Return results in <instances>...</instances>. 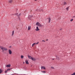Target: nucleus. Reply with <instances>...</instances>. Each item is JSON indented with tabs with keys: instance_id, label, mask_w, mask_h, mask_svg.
I'll return each mask as SVG.
<instances>
[{
	"instance_id": "f257e3e1",
	"label": "nucleus",
	"mask_w": 75,
	"mask_h": 75,
	"mask_svg": "<svg viewBox=\"0 0 75 75\" xmlns=\"http://www.w3.org/2000/svg\"><path fill=\"white\" fill-rule=\"evenodd\" d=\"M0 48L2 50V52H4V51H7V48L5 47L0 46Z\"/></svg>"
},
{
	"instance_id": "f03ea898",
	"label": "nucleus",
	"mask_w": 75,
	"mask_h": 75,
	"mask_svg": "<svg viewBox=\"0 0 75 75\" xmlns=\"http://www.w3.org/2000/svg\"><path fill=\"white\" fill-rule=\"evenodd\" d=\"M36 25L37 26H38L39 27H43V25H42L39 22H37L36 24Z\"/></svg>"
},
{
	"instance_id": "7ed1b4c3",
	"label": "nucleus",
	"mask_w": 75,
	"mask_h": 75,
	"mask_svg": "<svg viewBox=\"0 0 75 75\" xmlns=\"http://www.w3.org/2000/svg\"><path fill=\"white\" fill-rule=\"evenodd\" d=\"M14 15H16V16H17L18 17H20V16H23V14L22 13H20L19 14L18 13H16V14H14Z\"/></svg>"
},
{
	"instance_id": "20e7f679",
	"label": "nucleus",
	"mask_w": 75,
	"mask_h": 75,
	"mask_svg": "<svg viewBox=\"0 0 75 75\" xmlns=\"http://www.w3.org/2000/svg\"><path fill=\"white\" fill-rule=\"evenodd\" d=\"M8 52L9 54H10V55H11V54H12V52L11 51V50H8Z\"/></svg>"
},
{
	"instance_id": "39448f33",
	"label": "nucleus",
	"mask_w": 75,
	"mask_h": 75,
	"mask_svg": "<svg viewBox=\"0 0 75 75\" xmlns=\"http://www.w3.org/2000/svg\"><path fill=\"white\" fill-rule=\"evenodd\" d=\"M36 31H40V29L38 28V27L37 26L35 29Z\"/></svg>"
},
{
	"instance_id": "423d86ee",
	"label": "nucleus",
	"mask_w": 75,
	"mask_h": 75,
	"mask_svg": "<svg viewBox=\"0 0 75 75\" xmlns=\"http://www.w3.org/2000/svg\"><path fill=\"white\" fill-rule=\"evenodd\" d=\"M11 67V65L10 64L7 65L6 66V67L7 68H9Z\"/></svg>"
},
{
	"instance_id": "0eeeda50",
	"label": "nucleus",
	"mask_w": 75,
	"mask_h": 75,
	"mask_svg": "<svg viewBox=\"0 0 75 75\" xmlns=\"http://www.w3.org/2000/svg\"><path fill=\"white\" fill-rule=\"evenodd\" d=\"M32 61H36V59H35V58L32 57Z\"/></svg>"
},
{
	"instance_id": "6e6552de",
	"label": "nucleus",
	"mask_w": 75,
	"mask_h": 75,
	"mask_svg": "<svg viewBox=\"0 0 75 75\" xmlns=\"http://www.w3.org/2000/svg\"><path fill=\"white\" fill-rule=\"evenodd\" d=\"M28 57L29 59H32L33 57H32L31 56H30L28 55Z\"/></svg>"
},
{
	"instance_id": "1a4fd4ad",
	"label": "nucleus",
	"mask_w": 75,
	"mask_h": 75,
	"mask_svg": "<svg viewBox=\"0 0 75 75\" xmlns=\"http://www.w3.org/2000/svg\"><path fill=\"white\" fill-rule=\"evenodd\" d=\"M25 62L26 64H29V62H28V61L27 60H26L25 61Z\"/></svg>"
},
{
	"instance_id": "9d476101",
	"label": "nucleus",
	"mask_w": 75,
	"mask_h": 75,
	"mask_svg": "<svg viewBox=\"0 0 75 75\" xmlns=\"http://www.w3.org/2000/svg\"><path fill=\"white\" fill-rule=\"evenodd\" d=\"M41 69H45L46 68L44 66H42L41 67Z\"/></svg>"
},
{
	"instance_id": "9b49d317",
	"label": "nucleus",
	"mask_w": 75,
	"mask_h": 75,
	"mask_svg": "<svg viewBox=\"0 0 75 75\" xmlns=\"http://www.w3.org/2000/svg\"><path fill=\"white\" fill-rule=\"evenodd\" d=\"M14 31L13 30L12 31V35H11L12 36H13V35H14Z\"/></svg>"
},
{
	"instance_id": "f8f14e48",
	"label": "nucleus",
	"mask_w": 75,
	"mask_h": 75,
	"mask_svg": "<svg viewBox=\"0 0 75 75\" xmlns=\"http://www.w3.org/2000/svg\"><path fill=\"white\" fill-rule=\"evenodd\" d=\"M33 17V15H29V18H31V17Z\"/></svg>"
},
{
	"instance_id": "ddd939ff",
	"label": "nucleus",
	"mask_w": 75,
	"mask_h": 75,
	"mask_svg": "<svg viewBox=\"0 0 75 75\" xmlns=\"http://www.w3.org/2000/svg\"><path fill=\"white\" fill-rule=\"evenodd\" d=\"M8 2L9 3H11L13 2V1L12 0H9Z\"/></svg>"
},
{
	"instance_id": "4468645a",
	"label": "nucleus",
	"mask_w": 75,
	"mask_h": 75,
	"mask_svg": "<svg viewBox=\"0 0 75 75\" xmlns=\"http://www.w3.org/2000/svg\"><path fill=\"white\" fill-rule=\"evenodd\" d=\"M30 29H31V26H28V30H30Z\"/></svg>"
},
{
	"instance_id": "2eb2a0df",
	"label": "nucleus",
	"mask_w": 75,
	"mask_h": 75,
	"mask_svg": "<svg viewBox=\"0 0 75 75\" xmlns=\"http://www.w3.org/2000/svg\"><path fill=\"white\" fill-rule=\"evenodd\" d=\"M56 59H57V60H59V57L57 56H56Z\"/></svg>"
},
{
	"instance_id": "dca6fc26",
	"label": "nucleus",
	"mask_w": 75,
	"mask_h": 75,
	"mask_svg": "<svg viewBox=\"0 0 75 75\" xmlns=\"http://www.w3.org/2000/svg\"><path fill=\"white\" fill-rule=\"evenodd\" d=\"M39 11H40V12L41 11H43V10L42 9H40L39 10Z\"/></svg>"
},
{
	"instance_id": "f3484780",
	"label": "nucleus",
	"mask_w": 75,
	"mask_h": 75,
	"mask_svg": "<svg viewBox=\"0 0 75 75\" xmlns=\"http://www.w3.org/2000/svg\"><path fill=\"white\" fill-rule=\"evenodd\" d=\"M34 45H35V43H33V44H32V47H34Z\"/></svg>"
},
{
	"instance_id": "a211bd4d",
	"label": "nucleus",
	"mask_w": 75,
	"mask_h": 75,
	"mask_svg": "<svg viewBox=\"0 0 75 75\" xmlns=\"http://www.w3.org/2000/svg\"><path fill=\"white\" fill-rule=\"evenodd\" d=\"M50 21H51V19H49L48 23H50Z\"/></svg>"
},
{
	"instance_id": "6ab92c4d",
	"label": "nucleus",
	"mask_w": 75,
	"mask_h": 75,
	"mask_svg": "<svg viewBox=\"0 0 75 75\" xmlns=\"http://www.w3.org/2000/svg\"><path fill=\"white\" fill-rule=\"evenodd\" d=\"M11 69H8L7 70V71H10V70H11Z\"/></svg>"
},
{
	"instance_id": "aec40b11",
	"label": "nucleus",
	"mask_w": 75,
	"mask_h": 75,
	"mask_svg": "<svg viewBox=\"0 0 75 75\" xmlns=\"http://www.w3.org/2000/svg\"><path fill=\"white\" fill-rule=\"evenodd\" d=\"M21 58H24V56H23V55H21Z\"/></svg>"
},
{
	"instance_id": "412c9836",
	"label": "nucleus",
	"mask_w": 75,
	"mask_h": 75,
	"mask_svg": "<svg viewBox=\"0 0 75 75\" xmlns=\"http://www.w3.org/2000/svg\"><path fill=\"white\" fill-rule=\"evenodd\" d=\"M67 2H64V5H65V4H67Z\"/></svg>"
},
{
	"instance_id": "4be33fe9",
	"label": "nucleus",
	"mask_w": 75,
	"mask_h": 75,
	"mask_svg": "<svg viewBox=\"0 0 75 75\" xmlns=\"http://www.w3.org/2000/svg\"><path fill=\"white\" fill-rule=\"evenodd\" d=\"M2 72V70L1 69H0V74H1Z\"/></svg>"
},
{
	"instance_id": "5701e85b",
	"label": "nucleus",
	"mask_w": 75,
	"mask_h": 75,
	"mask_svg": "<svg viewBox=\"0 0 75 75\" xmlns=\"http://www.w3.org/2000/svg\"><path fill=\"white\" fill-rule=\"evenodd\" d=\"M42 73H45L46 72H45V71H42Z\"/></svg>"
},
{
	"instance_id": "b1692460",
	"label": "nucleus",
	"mask_w": 75,
	"mask_h": 75,
	"mask_svg": "<svg viewBox=\"0 0 75 75\" xmlns=\"http://www.w3.org/2000/svg\"><path fill=\"white\" fill-rule=\"evenodd\" d=\"M68 9H69V7H67L66 8L67 10H68Z\"/></svg>"
},
{
	"instance_id": "393cba45",
	"label": "nucleus",
	"mask_w": 75,
	"mask_h": 75,
	"mask_svg": "<svg viewBox=\"0 0 75 75\" xmlns=\"http://www.w3.org/2000/svg\"><path fill=\"white\" fill-rule=\"evenodd\" d=\"M8 71L7 70H6V71H5V73H7V72Z\"/></svg>"
},
{
	"instance_id": "a878e982",
	"label": "nucleus",
	"mask_w": 75,
	"mask_h": 75,
	"mask_svg": "<svg viewBox=\"0 0 75 75\" xmlns=\"http://www.w3.org/2000/svg\"><path fill=\"white\" fill-rule=\"evenodd\" d=\"M71 75H75V72L73 73V74H71Z\"/></svg>"
},
{
	"instance_id": "bb28decb",
	"label": "nucleus",
	"mask_w": 75,
	"mask_h": 75,
	"mask_svg": "<svg viewBox=\"0 0 75 75\" xmlns=\"http://www.w3.org/2000/svg\"><path fill=\"white\" fill-rule=\"evenodd\" d=\"M73 19H71L70 20V21L72 22V21H73Z\"/></svg>"
},
{
	"instance_id": "cd10ccee",
	"label": "nucleus",
	"mask_w": 75,
	"mask_h": 75,
	"mask_svg": "<svg viewBox=\"0 0 75 75\" xmlns=\"http://www.w3.org/2000/svg\"><path fill=\"white\" fill-rule=\"evenodd\" d=\"M51 68H52V69H54V68L53 67H51Z\"/></svg>"
},
{
	"instance_id": "c85d7f7f",
	"label": "nucleus",
	"mask_w": 75,
	"mask_h": 75,
	"mask_svg": "<svg viewBox=\"0 0 75 75\" xmlns=\"http://www.w3.org/2000/svg\"><path fill=\"white\" fill-rule=\"evenodd\" d=\"M39 43V42H38L37 43H35V44H38Z\"/></svg>"
},
{
	"instance_id": "c756f323",
	"label": "nucleus",
	"mask_w": 75,
	"mask_h": 75,
	"mask_svg": "<svg viewBox=\"0 0 75 75\" xmlns=\"http://www.w3.org/2000/svg\"><path fill=\"white\" fill-rule=\"evenodd\" d=\"M16 11H17V10H18V9H16Z\"/></svg>"
},
{
	"instance_id": "7c9ffc66",
	"label": "nucleus",
	"mask_w": 75,
	"mask_h": 75,
	"mask_svg": "<svg viewBox=\"0 0 75 75\" xmlns=\"http://www.w3.org/2000/svg\"><path fill=\"white\" fill-rule=\"evenodd\" d=\"M42 41L43 42H45V41H44V40H42Z\"/></svg>"
},
{
	"instance_id": "2f4dec72",
	"label": "nucleus",
	"mask_w": 75,
	"mask_h": 75,
	"mask_svg": "<svg viewBox=\"0 0 75 75\" xmlns=\"http://www.w3.org/2000/svg\"><path fill=\"white\" fill-rule=\"evenodd\" d=\"M73 17H74V18H75V16H73Z\"/></svg>"
},
{
	"instance_id": "473e14b6",
	"label": "nucleus",
	"mask_w": 75,
	"mask_h": 75,
	"mask_svg": "<svg viewBox=\"0 0 75 75\" xmlns=\"http://www.w3.org/2000/svg\"><path fill=\"white\" fill-rule=\"evenodd\" d=\"M35 0V1H37V0Z\"/></svg>"
},
{
	"instance_id": "72a5a7b5",
	"label": "nucleus",
	"mask_w": 75,
	"mask_h": 75,
	"mask_svg": "<svg viewBox=\"0 0 75 75\" xmlns=\"http://www.w3.org/2000/svg\"><path fill=\"white\" fill-rule=\"evenodd\" d=\"M50 19V18H49V19Z\"/></svg>"
},
{
	"instance_id": "f704fd0d",
	"label": "nucleus",
	"mask_w": 75,
	"mask_h": 75,
	"mask_svg": "<svg viewBox=\"0 0 75 75\" xmlns=\"http://www.w3.org/2000/svg\"><path fill=\"white\" fill-rule=\"evenodd\" d=\"M46 41H48V40H46Z\"/></svg>"
},
{
	"instance_id": "c9c22d12",
	"label": "nucleus",
	"mask_w": 75,
	"mask_h": 75,
	"mask_svg": "<svg viewBox=\"0 0 75 75\" xmlns=\"http://www.w3.org/2000/svg\"><path fill=\"white\" fill-rule=\"evenodd\" d=\"M21 24H22L21 23Z\"/></svg>"
},
{
	"instance_id": "e433bc0d",
	"label": "nucleus",
	"mask_w": 75,
	"mask_h": 75,
	"mask_svg": "<svg viewBox=\"0 0 75 75\" xmlns=\"http://www.w3.org/2000/svg\"><path fill=\"white\" fill-rule=\"evenodd\" d=\"M24 63H25V62H23V64H24Z\"/></svg>"
},
{
	"instance_id": "4c0bfd02",
	"label": "nucleus",
	"mask_w": 75,
	"mask_h": 75,
	"mask_svg": "<svg viewBox=\"0 0 75 75\" xmlns=\"http://www.w3.org/2000/svg\"><path fill=\"white\" fill-rule=\"evenodd\" d=\"M54 59H53V60H54Z\"/></svg>"
}]
</instances>
